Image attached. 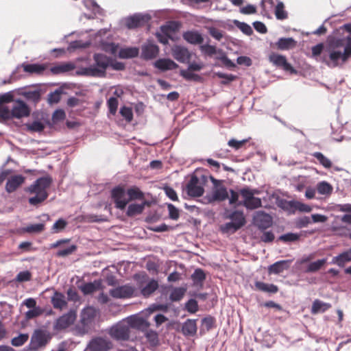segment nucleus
Instances as JSON below:
<instances>
[{
  "mask_svg": "<svg viewBox=\"0 0 351 351\" xmlns=\"http://www.w3.org/2000/svg\"><path fill=\"white\" fill-rule=\"evenodd\" d=\"M127 194L130 200L142 199L144 198V193L136 186H133L128 189Z\"/></svg>",
  "mask_w": 351,
  "mask_h": 351,
  "instance_id": "44",
  "label": "nucleus"
},
{
  "mask_svg": "<svg viewBox=\"0 0 351 351\" xmlns=\"http://www.w3.org/2000/svg\"><path fill=\"white\" fill-rule=\"evenodd\" d=\"M67 225V222L64 219H59L53 225L51 230L54 233L60 232L65 228Z\"/></svg>",
  "mask_w": 351,
  "mask_h": 351,
  "instance_id": "61",
  "label": "nucleus"
},
{
  "mask_svg": "<svg viewBox=\"0 0 351 351\" xmlns=\"http://www.w3.org/2000/svg\"><path fill=\"white\" fill-rule=\"evenodd\" d=\"M191 70H186L182 69L180 71V75L182 76L184 79L188 81H195V82H199L202 80V77L195 73H193L191 72Z\"/></svg>",
  "mask_w": 351,
  "mask_h": 351,
  "instance_id": "48",
  "label": "nucleus"
},
{
  "mask_svg": "<svg viewBox=\"0 0 351 351\" xmlns=\"http://www.w3.org/2000/svg\"><path fill=\"white\" fill-rule=\"evenodd\" d=\"M350 261H351V249L334 256L330 263L343 267L346 263Z\"/></svg>",
  "mask_w": 351,
  "mask_h": 351,
  "instance_id": "24",
  "label": "nucleus"
},
{
  "mask_svg": "<svg viewBox=\"0 0 351 351\" xmlns=\"http://www.w3.org/2000/svg\"><path fill=\"white\" fill-rule=\"evenodd\" d=\"M119 113L125 119L127 122H131L133 119L132 109L130 107L122 106L120 108Z\"/></svg>",
  "mask_w": 351,
  "mask_h": 351,
  "instance_id": "59",
  "label": "nucleus"
},
{
  "mask_svg": "<svg viewBox=\"0 0 351 351\" xmlns=\"http://www.w3.org/2000/svg\"><path fill=\"white\" fill-rule=\"evenodd\" d=\"M19 66V69L21 67H23V71L29 74H37L40 75L42 74L47 69V66L44 64H38V63H34V64H27V63H23Z\"/></svg>",
  "mask_w": 351,
  "mask_h": 351,
  "instance_id": "22",
  "label": "nucleus"
},
{
  "mask_svg": "<svg viewBox=\"0 0 351 351\" xmlns=\"http://www.w3.org/2000/svg\"><path fill=\"white\" fill-rule=\"evenodd\" d=\"M331 307L330 303L324 302L319 300H315L312 305L311 312L313 314L324 313Z\"/></svg>",
  "mask_w": 351,
  "mask_h": 351,
  "instance_id": "36",
  "label": "nucleus"
},
{
  "mask_svg": "<svg viewBox=\"0 0 351 351\" xmlns=\"http://www.w3.org/2000/svg\"><path fill=\"white\" fill-rule=\"evenodd\" d=\"M136 288L130 284L119 286L109 291L110 295L116 299H128L135 296Z\"/></svg>",
  "mask_w": 351,
  "mask_h": 351,
  "instance_id": "7",
  "label": "nucleus"
},
{
  "mask_svg": "<svg viewBox=\"0 0 351 351\" xmlns=\"http://www.w3.org/2000/svg\"><path fill=\"white\" fill-rule=\"evenodd\" d=\"M261 14L268 16L271 12L275 8L274 0H262L261 3Z\"/></svg>",
  "mask_w": 351,
  "mask_h": 351,
  "instance_id": "42",
  "label": "nucleus"
},
{
  "mask_svg": "<svg viewBox=\"0 0 351 351\" xmlns=\"http://www.w3.org/2000/svg\"><path fill=\"white\" fill-rule=\"evenodd\" d=\"M183 39L193 45H201L204 43L202 34L197 30H189L182 34Z\"/></svg>",
  "mask_w": 351,
  "mask_h": 351,
  "instance_id": "18",
  "label": "nucleus"
},
{
  "mask_svg": "<svg viewBox=\"0 0 351 351\" xmlns=\"http://www.w3.org/2000/svg\"><path fill=\"white\" fill-rule=\"evenodd\" d=\"M107 104L110 113L113 115L115 114L118 107L117 99L112 97L108 100Z\"/></svg>",
  "mask_w": 351,
  "mask_h": 351,
  "instance_id": "64",
  "label": "nucleus"
},
{
  "mask_svg": "<svg viewBox=\"0 0 351 351\" xmlns=\"http://www.w3.org/2000/svg\"><path fill=\"white\" fill-rule=\"evenodd\" d=\"M158 288V282L154 279H151L147 284L141 289V293L145 298L149 297Z\"/></svg>",
  "mask_w": 351,
  "mask_h": 351,
  "instance_id": "29",
  "label": "nucleus"
},
{
  "mask_svg": "<svg viewBox=\"0 0 351 351\" xmlns=\"http://www.w3.org/2000/svg\"><path fill=\"white\" fill-rule=\"evenodd\" d=\"M52 182L50 176H45L38 178L32 184L25 190L27 193L35 195L29 198V203L32 206H38L48 197L47 189Z\"/></svg>",
  "mask_w": 351,
  "mask_h": 351,
  "instance_id": "3",
  "label": "nucleus"
},
{
  "mask_svg": "<svg viewBox=\"0 0 351 351\" xmlns=\"http://www.w3.org/2000/svg\"><path fill=\"white\" fill-rule=\"evenodd\" d=\"M25 177L22 175H14L10 177L5 184V191L11 193L15 191L23 182Z\"/></svg>",
  "mask_w": 351,
  "mask_h": 351,
  "instance_id": "19",
  "label": "nucleus"
},
{
  "mask_svg": "<svg viewBox=\"0 0 351 351\" xmlns=\"http://www.w3.org/2000/svg\"><path fill=\"white\" fill-rule=\"evenodd\" d=\"M29 335L27 333H21L19 336L12 339L11 343L13 346L19 347L27 341Z\"/></svg>",
  "mask_w": 351,
  "mask_h": 351,
  "instance_id": "52",
  "label": "nucleus"
},
{
  "mask_svg": "<svg viewBox=\"0 0 351 351\" xmlns=\"http://www.w3.org/2000/svg\"><path fill=\"white\" fill-rule=\"evenodd\" d=\"M207 178L206 175H201L199 177L197 175H192L186 186L187 195L193 197H201L204 194V184L207 181Z\"/></svg>",
  "mask_w": 351,
  "mask_h": 351,
  "instance_id": "6",
  "label": "nucleus"
},
{
  "mask_svg": "<svg viewBox=\"0 0 351 351\" xmlns=\"http://www.w3.org/2000/svg\"><path fill=\"white\" fill-rule=\"evenodd\" d=\"M76 317L77 315L74 311H70L68 313L62 315L56 320L54 324V329L56 330H62L66 329L74 323Z\"/></svg>",
  "mask_w": 351,
  "mask_h": 351,
  "instance_id": "11",
  "label": "nucleus"
},
{
  "mask_svg": "<svg viewBox=\"0 0 351 351\" xmlns=\"http://www.w3.org/2000/svg\"><path fill=\"white\" fill-rule=\"evenodd\" d=\"M138 52L137 47L123 48L119 50V56L123 59L132 58L138 56Z\"/></svg>",
  "mask_w": 351,
  "mask_h": 351,
  "instance_id": "37",
  "label": "nucleus"
},
{
  "mask_svg": "<svg viewBox=\"0 0 351 351\" xmlns=\"http://www.w3.org/2000/svg\"><path fill=\"white\" fill-rule=\"evenodd\" d=\"M145 336L150 346L156 347L159 345L158 335L156 331L149 330L145 333Z\"/></svg>",
  "mask_w": 351,
  "mask_h": 351,
  "instance_id": "43",
  "label": "nucleus"
},
{
  "mask_svg": "<svg viewBox=\"0 0 351 351\" xmlns=\"http://www.w3.org/2000/svg\"><path fill=\"white\" fill-rule=\"evenodd\" d=\"M299 239L300 234L293 232H288L287 234H282L278 237V240L282 241L286 243L296 241Z\"/></svg>",
  "mask_w": 351,
  "mask_h": 351,
  "instance_id": "56",
  "label": "nucleus"
},
{
  "mask_svg": "<svg viewBox=\"0 0 351 351\" xmlns=\"http://www.w3.org/2000/svg\"><path fill=\"white\" fill-rule=\"evenodd\" d=\"M88 347L90 351H108L112 348V343L104 338L97 337L89 342Z\"/></svg>",
  "mask_w": 351,
  "mask_h": 351,
  "instance_id": "14",
  "label": "nucleus"
},
{
  "mask_svg": "<svg viewBox=\"0 0 351 351\" xmlns=\"http://www.w3.org/2000/svg\"><path fill=\"white\" fill-rule=\"evenodd\" d=\"M130 326L128 323H120L110 330L111 337L118 341H125L130 337Z\"/></svg>",
  "mask_w": 351,
  "mask_h": 351,
  "instance_id": "10",
  "label": "nucleus"
},
{
  "mask_svg": "<svg viewBox=\"0 0 351 351\" xmlns=\"http://www.w3.org/2000/svg\"><path fill=\"white\" fill-rule=\"evenodd\" d=\"M191 278L193 281V285L196 287H202L206 279L205 272L200 268L195 269L194 272L192 274Z\"/></svg>",
  "mask_w": 351,
  "mask_h": 351,
  "instance_id": "30",
  "label": "nucleus"
},
{
  "mask_svg": "<svg viewBox=\"0 0 351 351\" xmlns=\"http://www.w3.org/2000/svg\"><path fill=\"white\" fill-rule=\"evenodd\" d=\"M201 53L205 56L212 57L216 53H222V49H217L215 45H211L208 43L199 46Z\"/></svg>",
  "mask_w": 351,
  "mask_h": 351,
  "instance_id": "32",
  "label": "nucleus"
},
{
  "mask_svg": "<svg viewBox=\"0 0 351 351\" xmlns=\"http://www.w3.org/2000/svg\"><path fill=\"white\" fill-rule=\"evenodd\" d=\"M295 200H286L284 199H280L278 201V206L283 209L285 211H287L289 213L293 214V206H294Z\"/></svg>",
  "mask_w": 351,
  "mask_h": 351,
  "instance_id": "50",
  "label": "nucleus"
},
{
  "mask_svg": "<svg viewBox=\"0 0 351 351\" xmlns=\"http://www.w3.org/2000/svg\"><path fill=\"white\" fill-rule=\"evenodd\" d=\"M130 325L132 327L136 328L142 331H145L146 332L149 330L150 324L147 320L138 317L133 319Z\"/></svg>",
  "mask_w": 351,
  "mask_h": 351,
  "instance_id": "41",
  "label": "nucleus"
},
{
  "mask_svg": "<svg viewBox=\"0 0 351 351\" xmlns=\"http://www.w3.org/2000/svg\"><path fill=\"white\" fill-rule=\"evenodd\" d=\"M240 228H241L239 227V226H237L232 221L226 223L225 224L221 226V230L223 233H234Z\"/></svg>",
  "mask_w": 351,
  "mask_h": 351,
  "instance_id": "57",
  "label": "nucleus"
},
{
  "mask_svg": "<svg viewBox=\"0 0 351 351\" xmlns=\"http://www.w3.org/2000/svg\"><path fill=\"white\" fill-rule=\"evenodd\" d=\"M296 210H299L302 213H310L312 210V208L308 204L295 200L293 206V213H295Z\"/></svg>",
  "mask_w": 351,
  "mask_h": 351,
  "instance_id": "58",
  "label": "nucleus"
},
{
  "mask_svg": "<svg viewBox=\"0 0 351 351\" xmlns=\"http://www.w3.org/2000/svg\"><path fill=\"white\" fill-rule=\"evenodd\" d=\"M147 204L148 202L147 201H144L141 204H131L128 207L126 215L128 217H133L141 214L143 211L145 206Z\"/></svg>",
  "mask_w": 351,
  "mask_h": 351,
  "instance_id": "33",
  "label": "nucleus"
},
{
  "mask_svg": "<svg viewBox=\"0 0 351 351\" xmlns=\"http://www.w3.org/2000/svg\"><path fill=\"white\" fill-rule=\"evenodd\" d=\"M75 69L73 63H63L51 68V72L54 75L64 73L73 71Z\"/></svg>",
  "mask_w": 351,
  "mask_h": 351,
  "instance_id": "31",
  "label": "nucleus"
},
{
  "mask_svg": "<svg viewBox=\"0 0 351 351\" xmlns=\"http://www.w3.org/2000/svg\"><path fill=\"white\" fill-rule=\"evenodd\" d=\"M62 90L60 88L56 89L53 92H51L48 95L47 101L49 104H57L60 100V95Z\"/></svg>",
  "mask_w": 351,
  "mask_h": 351,
  "instance_id": "60",
  "label": "nucleus"
},
{
  "mask_svg": "<svg viewBox=\"0 0 351 351\" xmlns=\"http://www.w3.org/2000/svg\"><path fill=\"white\" fill-rule=\"evenodd\" d=\"M45 229V225L43 223L29 224L24 228L22 230L27 233H40Z\"/></svg>",
  "mask_w": 351,
  "mask_h": 351,
  "instance_id": "46",
  "label": "nucleus"
},
{
  "mask_svg": "<svg viewBox=\"0 0 351 351\" xmlns=\"http://www.w3.org/2000/svg\"><path fill=\"white\" fill-rule=\"evenodd\" d=\"M247 209L254 210L262 206L261 199L259 197H253L242 204Z\"/></svg>",
  "mask_w": 351,
  "mask_h": 351,
  "instance_id": "45",
  "label": "nucleus"
},
{
  "mask_svg": "<svg viewBox=\"0 0 351 351\" xmlns=\"http://www.w3.org/2000/svg\"><path fill=\"white\" fill-rule=\"evenodd\" d=\"M93 63L87 67H81L76 71L77 75L104 77L106 75V70L108 65L107 56L95 53L93 56Z\"/></svg>",
  "mask_w": 351,
  "mask_h": 351,
  "instance_id": "2",
  "label": "nucleus"
},
{
  "mask_svg": "<svg viewBox=\"0 0 351 351\" xmlns=\"http://www.w3.org/2000/svg\"><path fill=\"white\" fill-rule=\"evenodd\" d=\"M254 222L260 230H263L272 225V218L269 214L261 211L257 213V215L254 217Z\"/></svg>",
  "mask_w": 351,
  "mask_h": 351,
  "instance_id": "17",
  "label": "nucleus"
},
{
  "mask_svg": "<svg viewBox=\"0 0 351 351\" xmlns=\"http://www.w3.org/2000/svg\"><path fill=\"white\" fill-rule=\"evenodd\" d=\"M52 338L49 331L44 329H36L33 332L30 341L25 348L26 350L40 351L45 348Z\"/></svg>",
  "mask_w": 351,
  "mask_h": 351,
  "instance_id": "5",
  "label": "nucleus"
},
{
  "mask_svg": "<svg viewBox=\"0 0 351 351\" xmlns=\"http://www.w3.org/2000/svg\"><path fill=\"white\" fill-rule=\"evenodd\" d=\"M195 319H188L182 324V332L185 336H193L197 332Z\"/></svg>",
  "mask_w": 351,
  "mask_h": 351,
  "instance_id": "25",
  "label": "nucleus"
},
{
  "mask_svg": "<svg viewBox=\"0 0 351 351\" xmlns=\"http://www.w3.org/2000/svg\"><path fill=\"white\" fill-rule=\"evenodd\" d=\"M348 47H346L344 38H334L329 42L325 50L327 54L322 56L320 61L329 67L342 66L350 58L351 50Z\"/></svg>",
  "mask_w": 351,
  "mask_h": 351,
  "instance_id": "1",
  "label": "nucleus"
},
{
  "mask_svg": "<svg viewBox=\"0 0 351 351\" xmlns=\"http://www.w3.org/2000/svg\"><path fill=\"white\" fill-rule=\"evenodd\" d=\"M12 117L21 118L29 114V109L27 105L22 100H17L13 104L12 109Z\"/></svg>",
  "mask_w": 351,
  "mask_h": 351,
  "instance_id": "15",
  "label": "nucleus"
},
{
  "mask_svg": "<svg viewBox=\"0 0 351 351\" xmlns=\"http://www.w3.org/2000/svg\"><path fill=\"white\" fill-rule=\"evenodd\" d=\"M228 198V192L223 186L216 188L213 192V199L217 201H223Z\"/></svg>",
  "mask_w": 351,
  "mask_h": 351,
  "instance_id": "40",
  "label": "nucleus"
},
{
  "mask_svg": "<svg viewBox=\"0 0 351 351\" xmlns=\"http://www.w3.org/2000/svg\"><path fill=\"white\" fill-rule=\"evenodd\" d=\"M312 156L315 158L320 165L326 169H329L332 166V162L321 152H314Z\"/></svg>",
  "mask_w": 351,
  "mask_h": 351,
  "instance_id": "49",
  "label": "nucleus"
},
{
  "mask_svg": "<svg viewBox=\"0 0 351 351\" xmlns=\"http://www.w3.org/2000/svg\"><path fill=\"white\" fill-rule=\"evenodd\" d=\"M141 58L148 60L156 58L159 53V47L152 43H147L142 46Z\"/></svg>",
  "mask_w": 351,
  "mask_h": 351,
  "instance_id": "16",
  "label": "nucleus"
},
{
  "mask_svg": "<svg viewBox=\"0 0 351 351\" xmlns=\"http://www.w3.org/2000/svg\"><path fill=\"white\" fill-rule=\"evenodd\" d=\"M225 218L230 219L231 221L234 222L237 226H239L240 228L245 223V219L242 211L234 210L230 213L226 212Z\"/></svg>",
  "mask_w": 351,
  "mask_h": 351,
  "instance_id": "23",
  "label": "nucleus"
},
{
  "mask_svg": "<svg viewBox=\"0 0 351 351\" xmlns=\"http://www.w3.org/2000/svg\"><path fill=\"white\" fill-rule=\"evenodd\" d=\"M269 60L276 67L280 68L285 71L291 74H296L297 71L287 62L286 56L276 53H272L269 56Z\"/></svg>",
  "mask_w": 351,
  "mask_h": 351,
  "instance_id": "8",
  "label": "nucleus"
},
{
  "mask_svg": "<svg viewBox=\"0 0 351 351\" xmlns=\"http://www.w3.org/2000/svg\"><path fill=\"white\" fill-rule=\"evenodd\" d=\"M256 288L263 292L269 293H276L278 291V287L274 284H268L261 281H256L254 284Z\"/></svg>",
  "mask_w": 351,
  "mask_h": 351,
  "instance_id": "34",
  "label": "nucleus"
},
{
  "mask_svg": "<svg viewBox=\"0 0 351 351\" xmlns=\"http://www.w3.org/2000/svg\"><path fill=\"white\" fill-rule=\"evenodd\" d=\"M234 23L245 35L251 36L253 34L252 28L247 23L237 20H235Z\"/></svg>",
  "mask_w": 351,
  "mask_h": 351,
  "instance_id": "54",
  "label": "nucleus"
},
{
  "mask_svg": "<svg viewBox=\"0 0 351 351\" xmlns=\"http://www.w3.org/2000/svg\"><path fill=\"white\" fill-rule=\"evenodd\" d=\"M326 261H327V259L326 258H324L322 259H319L316 261L310 263L307 265V267L305 269V272L306 273H314V272L319 271L324 266V265L326 263Z\"/></svg>",
  "mask_w": 351,
  "mask_h": 351,
  "instance_id": "39",
  "label": "nucleus"
},
{
  "mask_svg": "<svg viewBox=\"0 0 351 351\" xmlns=\"http://www.w3.org/2000/svg\"><path fill=\"white\" fill-rule=\"evenodd\" d=\"M296 43L293 38H280L275 45L278 49L285 51L294 48Z\"/></svg>",
  "mask_w": 351,
  "mask_h": 351,
  "instance_id": "26",
  "label": "nucleus"
},
{
  "mask_svg": "<svg viewBox=\"0 0 351 351\" xmlns=\"http://www.w3.org/2000/svg\"><path fill=\"white\" fill-rule=\"evenodd\" d=\"M111 197L115 204V207L120 210H123L129 199L126 198V192L125 189L120 186H116L111 191Z\"/></svg>",
  "mask_w": 351,
  "mask_h": 351,
  "instance_id": "9",
  "label": "nucleus"
},
{
  "mask_svg": "<svg viewBox=\"0 0 351 351\" xmlns=\"http://www.w3.org/2000/svg\"><path fill=\"white\" fill-rule=\"evenodd\" d=\"M185 308L190 313H195L198 311V304L195 299H190L185 303Z\"/></svg>",
  "mask_w": 351,
  "mask_h": 351,
  "instance_id": "62",
  "label": "nucleus"
},
{
  "mask_svg": "<svg viewBox=\"0 0 351 351\" xmlns=\"http://www.w3.org/2000/svg\"><path fill=\"white\" fill-rule=\"evenodd\" d=\"M76 250L77 246L75 245H71L65 248H60L56 252V256L66 257L74 253L76 251Z\"/></svg>",
  "mask_w": 351,
  "mask_h": 351,
  "instance_id": "51",
  "label": "nucleus"
},
{
  "mask_svg": "<svg viewBox=\"0 0 351 351\" xmlns=\"http://www.w3.org/2000/svg\"><path fill=\"white\" fill-rule=\"evenodd\" d=\"M173 57L180 63H189L191 53L184 46L176 45L171 48Z\"/></svg>",
  "mask_w": 351,
  "mask_h": 351,
  "instance_id": "13",
  "label": "nucleus"
},
{
  "mask_svg": "<svg viewBox=\"0 0 351 351\" xmlns=\"http://www.w3.org/2000/svg\"><path fill=\"white\" fill-rule=\"evenodd\" d=\"M149 16L140 13H136L132 16H128L125 19V26L128 29H134L144 26L149 21Z\"/></svg>",
  "mask_w": 351,
  "mask_h": 351,
  "instance_id": "12",
  "label": "nucleus"
},
{
  "mask_svg": "<svg viewBox=\"0 0 351 351\" xmlns=\"http://www.w3.org/2000/svg\"><path fill=\"white\" fill-rule=\"evenodd\" d=\"M186 289L184 287H171L169 300L171 302H180L184 297Z\"/></svg>",
  "mask_w": 351,
  "mask_h": 351,
  "instance_id": "35",
  "label": "nucleus"
},
{
  "mask_svg": "<svg viewBox=\"0 0 351 351\" xmlns=\"http://www.w3.org/2000/svg\"><path fill=\"white\" fill-rule=\"evenodd\" d=\"M12 118V112L10 107L5 104H0V121Z\"/></svg>",
  "mask_w": 351,
  "mask_h": 351,
  "instance_id": "53",
  "label": "nucleus"
},
{
  "mask_svg": "<svg viewBox=\"0 0 351 351\" xmlns=\"http://www.w3.org/2000/svg\"><path fill=\"white\" fill-rule=\"evenodd\" d=\"M154 65L161 71L173 70L179 66L177 63L169 58H160L154 62Z\"/></svg>",
  "mask_w": 351,
  "mask_h": 351,
  "instance_id": "20",
  "label": "nucleus"
},
{
  "mask_svg": "<svg viewBox=\"0 0 351 351\" xmlns=\"http://www.w3.org/2000/svg\"><path fill=\"white\" fill-rule=\"evenodd\" d=\"M257 193L256 190H252L247 187L241 189L240 190V194L243 198V202H246L248 199L254 197V194Z\"/></svg>",
  "mask_w": 351,
  "mask_h": 351,
  "instance_id": "63",
  "label": "nucleus"
},
{
  "mask_svg": "<svg viewBox=\"0 0 351 351\" xmlns=\"http://www.w3.org/2000/svg\"><path fill=\"white\" fill-rule=\"evenodd\" d=\"M101 283L100 280H94L93 282L85 283L81 286L80 289L84 295H88L94 293L101 288Z\"/></svg>",
  "mask_w": 351,
  "mask_h": 351,
  "instance_id": "28",
  "label": "nucleus"
},
{
  "mask_svg": "<svg viewBox=\"0 0 351 351\" xmlns=\"http://www.w3.org/2000/svg\"><path fill=\"white\" fill-rule=\"evenodd\" d=\"M291 260H281L271 265L268 268L269 274H279L289 268Z\"/></svg>",
  "mask_w": 351,
  "mask_h": 351,
  "instance_id": "21",
  "label": "nucleus"
},
{
  "mask_svg": "<svg viewBox=\"0 0 351 351\" xmlns=\"http://www.w3.org/2000/svg\"><path fill=\"white\" fill-rule=\"evenodd\" d=\"M317 192L322 195H328L331 193L332 188L330 184L325 181L318 183L317 186Z\"/></svg>",
  "mask_w": 351,
  "mask_h": 351,
  "instance_id": "55",
  "label": "nucleus"
},
{
  "mask_svg": "<svg viewBox=\"0 0 351 351\" xmlns=\"http://www.w3.org/2000/svg\"><path fill=\"white\" fill-rule=\"evenodd\" d=\"M97 315V310L93 306L84 308L80 313V321L75 326V330L80 335L88 333L93 328L95 318Z\"/></svg>",
  "mask_w": 351,
  "mask_h": 351,
  "instance_id": "4",
  "label": "nucleus"
},
{
  "mask_svg": "<svg viewBox=\"0 0 351 351\" xmlns=\"http://www.w3.org/2000/svg\"><path fill=\"white\" fill-rule=\"evenodd\" d=\"M51 304L56 309H62L67 304L63 293L55 291L51 299Z\"/></svg>",
  "mask_w": 351,
  "mask_h": 351,
  "instance_id": "27",
  "label": "nucleus"
},
{
  "mask_svg": "<svg viewBox=\"0 0 351 351\" xmlns=\"http://www.w3.org/2000/svg\"><path fill=\"white\" fill-rule=\"evenodd\" d=\"M100 47L102 51L112 55H115L117 52L119 45L114 43L101 42Z\"/></svg>",
  "mask_w": 351,
  "mask_h": 351,
  "instance_id": "47",
  "label": "nucleus"
},
{
  "mask_svg": "<svg viewBox=\"0 0 351 351\" xmlns=\"http://www.w3.org/2000/svg\"><path fill=\"white\" fill-rule=\"evenodd\" d=\"M23 95L28 100L33 101L34 103H37L40 99L41 96V90L39 88L37 89H29L25 90L23 93Z\"/></svg>",
  "mask_w": 351,
  "mask_h": 351,
  "instance_id": "38",
  "label": "nucleus"
}]
</instances>
